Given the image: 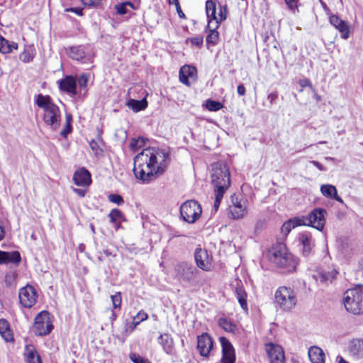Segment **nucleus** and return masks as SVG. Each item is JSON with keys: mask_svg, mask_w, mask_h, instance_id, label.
<instances>
[{"mask_svg": "<svg viewBox=\"0 0 363 363\" xmlns=\"http://www.w3.org/2000/svg\"><path fill=\"white\" fill-rule=\"evenodd\" d=\"M18 49V44L13 41H9L0 35V52L9 54Z\"/></svg>", "mask_w": 363, "mask_h": 363, "instance_id": "7c9ffc66", "label": "nucleus"}, {"mask_svg": "<svg viewBox=\"0 0 363 363\" xmlns=\"http://www.w3.org/2000/svg\"><path fill=\"white\" fill-rule=\"evenodd\" d=\"M72 131V125L66 124L63 130L60 132V135L64 138H66L69 133Z\"/></svg>", "mask_w": 363, "mask_h": 363, "instance_id": "5fc2aeb1", "label": "nucleus"}, {"mask_svg": "<svg viewBox=\"0 0 363 363\" xmlns=\"http://www.w3.org/2000/svg\"><path fill=\"white\" fill-rule=\"evenodd\" d=\"M180 213L184 220L194 223L201 216V207L197 201L189 200L181 206Z\"/></svg>", "mask_w": 363, "mask_h": 363, "instance_id": "6e6552de", "label": "nucleus"}, {"mask_svg": "<svg viewBox=\"0 0 363 363\" xmlns=\"http://www.w3.org/2000/svg\"><path fill=\"white\" fill-rule=\"evenodd\" d=\"M337 363H350L347 361H346L342 357L337 356Z\"/></svg>", "mask_w": 363, "mask_h": 363, "instance_id": "338daca9", "label": "nucleus"}, {"mask_svg": "<svg viewBox=\"0 0 363 363\" xmlns=\"http://www.w3.org/2000/svg\"><path fill=\"white\" fill-rule=\"evenodd\" d=\"M101 0H82V4L88 7H94L101 3Z\"/></svg>", "mask_w": 363, "mask_h": 363, "instance_id": "864d4df0", "label": "nucleus"}, {"mask_svg": "<svg viewBox=\"0 0 363 363\" xmlns=\"http://www.w3.org/2000/svg\"><path fill=\"white\" fill-rule=\"evenodd\" d=\"M89 146H90L91 149L94 152L95 155H101L103 152V150L99 147L98 142H96L94 140H92L89 143Z\"/></svg>", "mask_w": 363, "mask_h": 363, "instance_id": "603ef678", "label": "nucleus"}, {"mask_svg": "<svg viewBox=\"0 0 363 363\" xmlns=\"http://www.w3.org/2000/svg\"><path fill=\"white\" fill-rule=\"evenodd\" d=\"M211 181L214 191H225L230 186V172L226 165L217 162L211 165Z\"/></svg>", "mask_w": 363, "mask_h": 363, "instance_id": "39448f33", "label": "nucleus"}, {"mask_svg": "<svg viewBox=\"0 0 363 363\" xmlns=\"http://www.w3.org/2000/svg\"><path fill=\"white\" fill-rule=\"evenodd\" d=\"M130 358L133 363H150L147 359L143 358L135 353H131L130 354Z\"/></svg>", "mask_w": 363, "mask_h": 363, "instance_id": "8fccbe9b", "label": "nucleus"}, {"mask_svg": "<svg viewBox=\"0 0 363 363\" xmlns=\"http://www.w3.org/2000/svg\"><path fill=\"white\" fill-rule=\"evenodd\" d=\"M220 342L222 346L221 363H235V352L233 345L225 337H220Z\"/></svg>", "mask_w": 363, "mask_h": 363, "instance_id": "2eb2a0df", "label": "nucleus"}, {"mask_svg": "<svg viewBox=\"0 0 363 363\" xmlns=\"http://www.w3.org/2000/svg\"><path fill=\"white\" fill-rule=\"evenodd\" d=\"M298 1L299 0H284L288 9L294 14L298 12Z\"/></svg>", "mask_w": 363, "mask_h": 363, "instance_id": "49530a36", "label": "nucleus"}, {"mask_svg": "<svg viewBox=\"0 0 363 363\" xmlns=\"http://www.w3.org/2000/svg\"><path fill=\"white\" fill-rule=\"evenodd\" d=\"M110 221L111 223H116L122 217V213L118 209H113L108 214Z\"/></svg>", "mask_w": 363, "mask_h": 363, "instance_id": "09e8293b", "label": "nucleus"}, {"mask_svg": "<svg viewBox=\"0 0 363 363\" xmlns=\"http://www.w3.org/2000/svg\"><path fill=\"white\" fill-rule=\"evenodd\" d=\"M111 298L112 301L113 308L115 309H120L122 302L121 294L120 292H116L115 294L111 296Z\"/></svg>", "mask_w": 363, "mask_h": 363, "instance_id": "a18cd8bd", "label": "nucleus"}, {"mask_svg": "<svg viewBox=\"0 0 363 363\" xmlns=\"http://www.w3.org/2000/svg\"><path fill=\"white\" fill-rule=\"evenodd\" d=\"M210 33L206 37V41L208 43L216 45L218 39V33L216 30L217 28H215V25H211V28H208Z\"/></svg>", "mask_w": 363, "mask_h": 363, "instance_id": "ea45409f", "label": "nucleus"}, {"mask_svg": "<svg viewBox=\"0 0 363 363\" xmlns=\"http://www.w3.org/2000/svg\"><path fill=\"white\" fill-rule=\"evenodd\" d=\"M72 121V117L70 114L66 115V124L71 125V122Z\"/></svg>", "mask_w": 363, "mask_h": 363, "instance_id": "774afa93", "label": "nucleus"}, {"mask_svg": "<svg viewBox=\"0 0 363 363\" xmlns=\"http://www.w3.org/2000/svg\"><path fill=\"white\" fill-rule=\"evenodd\" d=\"M269 260L277 267L287 272L295 269L297 262L284 245L280 244L274 247L269 253Z\"/></svg>", "mask_w": 363, "mask_h": 363, "instance_id": "7ed1b4c3", "label": "nucleus"}, {"mask_svg": "<svg viewBox=\"0 0 363 363\" xmlns=\"http://www.w3.org/2000/svg\"><path fill=\"white\" fill-rule=\"evenodd\" d=\"M24 356L27 363H42L41 358L33 345H26Z\"/></svg>", "mask_w": 363, "mask_h": 363, "instance_id": "cd10ccee", "label": "nucleus"}, {"mask_svg": "<svg viewBox=\"0 0 363 363\" xmlns=\"http://www.w3.org/2000/svg\"><path fill=\"white\" fill-rule=\"evenodd\" d=\"M247 213V201L233 198L232 204L228 207V216L233 219H241Z\"/></svg>", "mask_w": 363, "mask_h": 363, "instance_id": "9b49d317", "label": "nucleus"}, {"mask_svg": "<svg viewBox=\"0 0 363 363\" xmlns=\"http://www.w3.org/2000/svg\"><path fill=\"white\" fill-rule=\"evenodd\" d=\"M298 242L301 246V252L304 257H308L313 252L314 240L310 233L304 232L300 233L298 238Z\"/></svg>", "mask_w": 363, "mask_h": 363, "instance_id": "a211bd4d", "label": "nucleus"}, {"mask_svg": "<svg viewBox=\"0 0 363 363\" xmlns=\"http://www.w3.org/2000/svg\"><path fill=\"white\" fill-rule=\"evenodd\" d=\"M53 329L50 318V313L43 311L39 313L35 318L33 332L36 335L43 336L48 335Z\"/></svg>", "mask_w": 363, "mask_h": 363, "instance_id": "1a4fd4ad", "label": "nucleus"}, {"mask_svg": "<svg viewBox=\"0 0 363 363\" xmlns=\"http://www.w3.org/2000/svg\"><path fill=\"white\" fill-rule=\"evenodd\" d=\"M343 303L347 311L359 315L362 307V292L360 288L348 289L345 291Z\"/></svg>", "mask_w": 363, "mask_h": 363, "instance_id": "423d86ee", "label": "nucleus"}, {"mask_svg": "<svg viewBox=\"0 0 363 363\" xmlns=\"http://www.w3.org/2000/svg\"><path fill=\"white\" fill-rule=\"evenodd\" d=\"M329 22L341 35V38L346 40L350 36V26L347 21L342 20L338 16L331 14L329 16Z\"/></svg>", "mask_w": 363, "mask_h": 363, "instance_id": "f3484780", "label": "nucleus"}, {"mask_svg": "<svg viewBox=\"0 0 363 363\" xmlns=\"http://www.w3.org/2000/svg\"><path fill=\"white\" fill-rule=\"evenodd\" d=\"M35 55V49L33 45L25 47L24 50L20 54L19 58L24 63L33 61Z\"/></svg>", "mask_w": 363, "mask_h": 363, "instance_id": "f704fd0d", "label": "nucleus"}, {"mask_svg": "<svg viewBox=\"0 0 363 363\" xmlns=\"http://www.w3.org/2000/svg\"><path fill=\"white\" fill-rule=\"evenodd\" d=\"M168 159V153L160 149H144L134 157L133 172L136 178L144 182H150L156 175L164 172Z\"/></svg>", "mask_w": 363, "mask_h": 363, "instance_id": "f257e3e1", "label": "nucleus"}, {"mask_svg": "<svg viewBox=\"0 0 363 363\" xmlns=\"http://www.w3.org/2000/svg\"><path fill=\"white\" fill-rule=\"evenodd\" d=\"M67 54L74 60L82 63H90L92 60L91 55L87 52L86 48L83 45L72 46L67 50Z\"/></svg>", "mask_w": 363, "mask_h": 363, "instance_id": "ddd939ff", "label": "nucleus"}, {"mask_svg": "<svg viewBox=\"0 0 363 363\" xmlns=\"http://www.w3.org/2000/svg\"><path fill=\"white\" fill-rule=\"evenodd\" d=\"M147 101L146 99L142 100L130 99L126 103V106L130 108L134 112H139L147 107Z\"/></svg>", "mask_w": 363, "mask_h": 363, "instance_id": "72a5a7b5", "label": "nucleus"}, {"mask_svg": "<svg viewBox=\"0 0 363 363\" xmlns=\"http://www.w3.org/2000/svg\"><path fill=\"white\" fill-rule=\"evenodd\" d=\"M213 347L211 337L206 333H202L197 337V349L203 357H208Z\"/></svg>", "mask_w": 363, "mask_h": 363, "instance_id": "dca6fc26", "label": "nucleus"}, {"mask_svg": "<svg viewBox=\"0 0 363 363\" xmlns=\"http://www.w3.org/2000/svg\"><path fill=\"white\" fill-rule=\"evenodd\" d=\"M144 144V140L143 138H133L131 139V141L130 143V148L133 150V151H136L138 150V148H140V147H142Z\"/></svg>", "mask_w": 363, "mask_h": 363, "instance_id": "79ce46f5", "label": "nucleus"}, {"mask_svg": "<svg viewBox=\"0 0 363 363\" xmlns=\"http://www.w3.org/2000/svg\"><path fill=\"white\" fill-rule=\"evenodd\" d=\"M0 334L6 342L13 340L12 331L9 322L5 319H0Z\"/></svg>", "mask_w": 363, "mask_h": 363, "instance_id": "2f4dec72", "label": "nucleus"}, {"mask_svg": "<svg viewBox=\"0 0 363 363\" xmlns=\"http://www.w3.org/2000/svg\"><path fill=\"white\" fill-rule=\"evenodd\" d=\"M265 350L269 363H285L284 351L280 345L269 342L265 345Z\"/></svg>", "mask_w": 363, "mask_h": 363, "instance_id": "f8f14e48", "label": "nucleus"}, {"mask_svg": "<svg viewBox=\"0 0 363 363\" xmlns=\"http://www.w3.org/2000/svg\"><path fill=\"white\" fill-rule=\"evenodd\" d=\"M73 181L77 186H89L91 184V174L89 172L82 168L75 172L73 176Z\"/></svg>", "mask_w": 363, "mask_h": 363, "instance_id": "412c9836", "label": "nucleus"}, {"mask_svg": "<svg viewBox=\"0 0 363 363\" xmlns=\"http://www.w3.org/2000/svg\"><path fill=\"white\" fill-rule=\"evenodd\" d=\"M19 301L21 304L25 308H31L37 301V292L35 289L30 285H27L20 289Z\"/></svg>", "mask_w": 363, "mask_h": 363, "instance_id": "9d476101", "label": "nucleus"}, {"mask_svg": "<svg viewBox=\"0 0 363 363\" xmlns=\"http://www.w3.org/2000/svg\"><path fill=\"white\" fill-rule=\"evenodd\" d=\"M196 72V69L194 67L184 65L182 67L179 71V80L182 83L189 85V77L193 78Z\"/></svg>", "mask_w": 363, "mask_h": 363, "instance_id": "c85d7f7f", "label": "nucleus"}, {"mask_svg": "<svg viewBox=\"0 0 363 363\" xmlns=\"http://www.w3.org/2000/svg\"><path fill=\"white\" fill-rule=\"evenodd\" d=\"M177 270L180 277L186 281L193 280L199 273L198 269L194 266L186 262L179 264Z\"/></svg>", "mask_w": 363, "mask_h": 363, "instance_id": "6ab92c4d", "label": "nucleus"}, {"mask_svg": "<svg viewBox=\"0 0 363 363\" xmlns=\"http://www.w3.org/2000/svg\"><path fill=\"white\" fill-rule=\"evenodd\" d=\"M300 85L302 86V87H305L308 85H310L311 86V83L307 79H302L299 82Z\"/></svg>", "mask_w": 363, "mask_h": 363, "instance_id": "e2e57ef3", "label": "nucleus"}, {"mask_svg": "<svg viewBox=\"0 0 363 363\" xmlns=\"http://www.w3.org/2000/svg\"><path fill=\"white\" fill-rule=\"evenodd\" d=\"M128 7L135 10L137 7L130 1H125L116 5V10L118 14L123 15L129 12Z\"/></svg>", "mask_w": 363, "mask_h": 363, "instance_id": "e433bc0d", "label": "nucleus"}, {"mask_svg": "<svg viewBox=\"0 0 363 363\" xmlns=\"http://www.w3.org/2000/svg\"><path fill=\"white\" fill-rule=\"evenodd\" d=\"M227 17V9L226 6L219 5V12L218 15L216 14V19H215L213 24L215 25V28H218V25L220 22L225 21Z\"/></svg>", "mask_w": 363, "mask_h": 363, "instance_id": "58836bf2", "label": "nucleus"}, {"mask_svg": "<svg viewBox=\"0 0 363 363\" xmlns=\"http://www.w3.org/2000/svg\"><path fill=\"white\" fill-rule=\"evenodd\" d=\"M169 4H174L176 6V9H179V0H168Z\"/></svg>", "mask_w": 363, "mask_h": 363, "instance_id": "0e129e2a", "label": "nucleus"}, {"mask_svg": "<svg viewBox=\"0 0 363 363\" xmlns=\"http://www.w3.org/2000/svg\"><path fill=\"white\" fill-rule=\"evenodd\" d=\"M218 325L222 328L225 331L229 333H235L237 330V326L230 320L225 318H220L218 320Z\"/></svg>", "mask_w": 363, "mask_h": 363, "instance_id": "c9c22d12", "label": "nucleus"}, {"mask_svg": "<svg viewBox=\"0 0 363 363\" xmlns=\"http://www.w3.org/2000/svg\"><path fill=\"white\" fill-rule=\"evenodd\" d=\"M274 303L281 311H291L297 303L296 293L291 287L280 286L274 293Z\"/></svg>", "mask_w": 363, "mask_h": 363, "instance_id": "20e7f679", "label": "nucleus"}, {"mask_svg": "<svg viewBox=\"0 0 363 363\" xmlns=\"http://www.w3.org/2000/svg\"><path fill=\"white\" fill-rule=\"evenodd\" d=\"M148 318V315L144 311H140L138 312L135 316L133 318V323L134 325V327L137 326L138 324H140V322L144 321L147 320Z\"/></svg>", "mask_w": 363, "mask_h": 363, "instance_id": "37998d69", "label": "nucleus"}, {"mask_svg": "<svg viewBox=\"0 0 363 363\" xmlns=\"http://www.w3.org/2000/svg\"><path fill=\"white\" fill-rule=\"evenodd\" d=\"M21 260V255L18 251L4 252L0 250V264L8 263L18 264Z\"/></svg>", "mask_w": 363, "mask_h": 363, "instance_id": "393cba45", "label": "nucleus"}, {"mask_svg": "<svg viewBox=\"0 0 363 363\" xmlns=\"http://www.w3.org/2000/svg\"><path fill=\"white\" fill-rule=\"evenodd\" d=\"M327 212L325 209L316 208L313 209L307 216L301 218L302 225H310L320 231L323 230L325 224V216Z\"/></svg>", "mask_w": 363, "mask_h": 363, "instance_id": "0eeeda50", "label": "nucleus"}, {"mask_svg": "<svg viewBox=\"0 0 363 363\" xmlns=\"http://www.w3.org/2000/svg\"><path fill=\"white\" fill-rule=\"evenodd\" d=\"M65 11H72L77 13L79 16L82 15V10L79 8H68L65 9Z\"/></svg>", "mask_w": 363, "mask_h": 363, "instance_id": "13d9d810", "label": "nucleus"}, {"mask_svg": "<svg viewBox=\"0 0 363 363\" xmlns=\"http://www.w3.org/2000/svg\"><path fill=\"white\" fill-rule=\"evenodd\" d=\"M277 98H278V94L277 92L270 93L267 96V99L272 104H274V102L277 99Z\"/></svg>", "mask_w": 363, "mask_h": 363, "instance_id": "4d7b16f0", "label": "nucleus"}, {"mask_svg": "<svg viewBox=\"0 0 363 363\" xmlns=\"http://www.w3.org/2000/svg\"><path fill=\"white\" fill-rule=\"evenodd\" d=\"M4 236H5L4 228L1 225H0V241L4 239Z\"/></svg>", "mask_w": 363, "mask_h": 363, "instance_id": "69168bd1", "label": "nucleus"}, {"mask_svg": "<svg viewBox=\"0 0 363 363\" xmlns=\"http://www.w3.org/2000/svg\"><path fill=\"white\" fill-rule=\"evenodd\" d=\"M303 223L299 217H295L285 222L281 228V233L287 235L295 227L302 225Z\"/></svg>", "mask_w": 363, "mask_h": 363, "instance_id": "473e14b6", "label": "nucleus"}, {"mask_svg": "<svg viewBox=\"0 0 363 363\" xmlns=\"http://www.w3.org/2000/svg\"><path fill=\"white\" fill-rule=\"evenodd\" d=\"M214 191H215V201H214V204H213V209L215 211H217L219 208L220 201H221L225 191H220V190Z\"/></svg>", "mask_w": 363, "mask_h": 363, "instance_id": "c03bdc74", "label": "nucleus"}, {"mask_svg": "<svg viewBox=\"0 0 363 363\" xmlns=\"http://www.w3.org/2000/svg\"><path fill=\"white\" fill-rule=\"evenodd\" d=\"M60 88L66 91L67 93L72 95H76L77 91V82L74 77L67 76L60 82Z\"/></svg>", "mask_w": 363, "mask_h": 363, "instance_id": "5701e85b", "label": "nucleus"}, {"mask_svg": "<svg viewBox=\"0 0 363 363\" xmlns=\"http://www.w3.org/2000/svg\"><path fill=\"white\" fill-rule=\"evenodd\" d=\"M35 104L43 111V121L52 130H57L61 123V111L49 95L39 94L35 97Z\"/></svg>", "mask_w": 363, "mask_h": 363, "instance_id": "f03ea898", "label": "nucleus"}, {"mask_svg": "<svg viewBox=\"0 0 363 363\" xmlns=\"http://www.w3.org/2000/svg\"><path fill=\"white\" fill-rule=\"evenodd\" d=\"M191 42L193 45L200 46L203 43V37L196 36L191 39Z\"/></svg>", "mask_w": 363, "mask_h": 363, "instance_id": "6e6d98bb", "label": "nucleus"}, {"mask_svg": "<svg viewBox=\"0 0 363 363\" xmlns=\"http://www.w3.org/2000/svg\"><path fill=\"white\" fill-rule=\"evenodd\" d=\"M348 351L354 359H363V340H352L348 345Z\"/></svg>", "mask_w": 363, "mask_h": 363, "instance_id": "aec40b11", "label": "nucleus"}, {"mask_svg": "<svg viewBox=\"0 0 363 363\" xmlns=\"http://www.w3.org/2000/svg\"><path fill=\"white\" fill-rule=\"evenodd\" d=\"M74 192H75L77 195H79L80 197H84L86 194V190L82 189H73Z\"/></svg>", "mask_w": 363, "mask_h": 363, "instance_id": "bf43d9fd", "label": "nucleus"}, {"mask_svg": "<svg viewBox=\"0 0 363 363\" xmlns=\"http://www.w3.org/2000/svg\"><path fill=\"white\" fill-rule=\"evenodd\" d=\"M206 106L210 111H217L220 110L223 106L220 102L208 99L206 101Z\"/></svg>", "mask_w": 363, "mask_h": 363, "instance_id": "a19ab883", "label": "nucleus"}, {"mask_svg": "<svg viewBox=\"0 0 363 363\" xmlns=\"http://www.w3.org/2000/svg\"><path fill=\"white\" fill-rule=\"evenodd\" d=\"M238 94L240 95V96H244L245 94V86H243V84H240L238 86Z\"/></svg>", "mask_w": 363, "mask_h": 363, "instance_id": "680f3d73", "label": "nucleus"}, {"mask_svg": "<svg viewBox=\"0 0 363 363\" xmlns=\"http://www.w3.org/2000/svg\"><path fill=\"white\" fill-rule=\"evenodd\" d=\"M236 295H237V298L238 300V302L240 303L242 308L244 310H247V300H246L247 294L245 291V290L241 287L237 288L236 289Z\"/></svg>", "mask_w": 363, "mask_h": 363, "instance_id": "4c0bfd02", "label": "nucleus"}, {"mask_svg": "<svg viewBox=\"0 0 363 363\" xmlns=\"http://www.w3.org/2000/svg\"><path fill=\"white\" fill-rule=\"evenodd\" d=\"M158 342L162 345L164 352L167 354H173L174 351V341L172 336L168 333L161 334L158 337Z\"/></svg>", "mask_w": 363, "mask_h": 363, "instance_id": "b1692460", "label": "nucleus"}, {"mask_svg": "<svg viewBox=\"0 0 363 363\" xmlns=\"http://www.w3.org/2000/svg\"><path fill=\"white\" fill-rule=\"evenodd\" d=\"M194 259L199 268L206 272L211 269L212 259L206 250L196 248L194 252Z\"/></svg>", "mask_w": 363, "mask_h": 363, "instance_id": "4468645a", "label": "nucleus"}, {"mask_svg": "<svg viewBox=\"0 0 363 363\" xmlns=\"http://www.w3.org/2000/svg\"><path fill=\"white\" fill-rule=\"evenodd\" d=\"M320 192L324 196L327 198L333 199L340 203H343L342 199L337 194L335 186L333 185L323 184L320 186Z\"/></svg>", "mask_w": 363, "mask_h": 363, "instance_id": "bb28decb", "label": "nucleus"}, {"mask_svg": "<svg viewBox=\"0 0 363 363\" xmlns=\"http://www.w3.org/2000/svg\"><path fill=\"white\" fill-rule=\"evenodd\" d=\"M337 274V272L335 269H332L331 271L328 272L318 271L312 275V277L318 283L322 284H328L329 282L332 281Z\"/></svg>", "mask_w": 363, "mask_h": 363, "instance_id": "4be33fe9", "label": "nucleus"}, {"mask_svg": "<svg viewBox=\"0 0 363 363\" xmlns=\"http://www.w3.org/2000/svg\"><path fill=\"white\" fill-rule=\"evenodd\" d=\"M308 354L311 363H325V353L319 347H311Z\"/></svg>", "mask_w": 363, "mask_h": 363, "instance_id": "a878e982", "label": "nucleus"}, {"mask_svg": "<svg viewBox=\"0 0 363 363\" xmlns=\"http://www.w3.org/2000/svg\"><path fill=\"white\" fill-rule=\"evenodd\" d=\"M311 163H312L314 166H315L320 171L326 170V168L323 164H321L320 162H318L317 161H311Z\"/></svg>", "mask_w": 363, "mask_h": 363, "instance_id": "052dcab7", "label": "nucleus"}, {"mask_svg": "<svg viewBox=\"0 0 363 363\" xmlns=\"http://www.w3.org/2000/svg\"><path fill=\"white\" fill-rule=\"evenodd\" d=\"M89 75L84 73L81 74L78 79V83L81 88L85 89L87 86Z\"/></svg>", "mask_w": 363, "mask_h": 363, "instance_id": "3c124183", "label": "nucleus"}, {"mask_svg": "<svg viewBox=\"0 0 363 363\" xmlns=\"http://www.w3.org/2000/svg\"><path fill=\"white\" fill-rule=\"evenodd\" d=\"M108 199L110 202L116 203L118 206H121L124 203L123 197L119 194H111L108 196Z\"/></svg>", "mask_w": 363, "mask_h": 363, "instance_id": "de8ad7c7", "label": "nucleus"}, {"mask_svg": "<svg viewBox=\"0 0 363 363\" xmlns=\"http://www.w3.org/2000/svg\"><path fill=\"white\" fill-rule=\"evenodd\" d=\"M206 12L208 18V28H211V25L213 24L215 19H216V5L214 1H206Z\"/></svg>", "mask_w": 363, "mask_h": 363, "instance_id": "c756f323", "label": "nucleus"}]
</instances>
